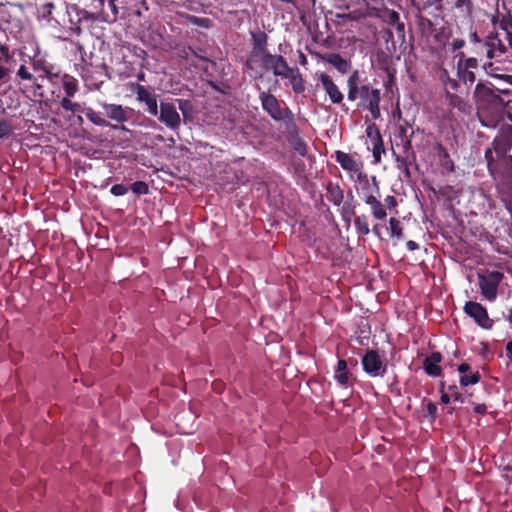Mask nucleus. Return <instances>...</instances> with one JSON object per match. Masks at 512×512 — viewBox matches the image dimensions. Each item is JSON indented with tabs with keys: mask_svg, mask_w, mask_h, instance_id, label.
Listing matches in <instances>:
<instances>
[{
	"mask_svg": "<svg viewBox=\"0 0 512 512\" xmlns=\"http://www.w3.org/2000/svg\"><path fill=\"white\" fill-rule=\"evenodd\" d=\"M55 8V5L52 2L46 3L44 5V9L47 11L48 14H51L52 9Z\"/></svg>",
	"mask_w": 512,
	"mask_h": 512,
	"instance_id": "338daca9",
	"label": "nucleus"
},
{
	"mask_svg": "<svg viewBox=\"0 0 512 512\" xmlns=\"http://www.w3.org/2000/svg\"><path fill=\"white\" fill-rule=\"evenodd\" d=\"M476 103H490L495 97L493 90L482 82H478L473 93Z\"/></svg>",
	"mask_w": 512,
	"mask_h": 512,
	"instance_id": "393cba45",
	"label": "nucleus"
},
{
	"mask_svg": "<svg viewBox=\"0 0 512 512\" xmlns=\"http://www.w3.org/2000/svg\"><path fill=\"white\" fill-rule=\"evenodd\" d=\"M439 79L442 81V83L444 84V86L447 90L448 89H450L452 91L458 90L459 82L456 79L450 77L449 72L446 69H442L440 71Z\"/></svg>",
	"mask_w": 512,
	"mask_h": 512,
	"instance_id": "c756f323",
	"label": "nucleus"
},
{
	"mask_svg": "<svg viewBox=\"0 0 512 512\" xmlns=\"http://www.w3.org/2000/svg\"><path fill=\"white\" fill-rule=\"evenodd\" d=\"M501 35L504 37L508 49L510 48L512 50V32H510L508 29H503L501 31Z\"/></svg>",
	"mask_w": 512,
	"mask_h": 512,
	"instance_id": "09e8293b",
	"label": "nucleus"
},
{
	"mask_svg": "<svg viewBox=\"0 0 512 512\" xmlns=\"http://www.w3.org/2000/svg\"><path fill=\"white\" fill-rule=\"evenodd\" d=\"M9 69L3 66H0V82H4L7 80L9 76Z\"/></svg>",
	"mask_w": 512,
	"mask_h": 512,
	"instance_id": "6e6d98bb",
	"label": "nucleus"
},
{
	"mask_svg": "<svg viewBox=\"0 0 512 512\" xmlns=\"http://www.w3.org/2000/svg\"><path fill=\"white\" fill-rule=\"evenodd\" d=\"M366 135L372 145L374 162L380 163L381 156L385 152V148L378 126L375 123L368 124L366 128Z\"/></svg>",
	"mask_w": 512,
	"mask_h": 512,
	"instance_id": "2eb2a0df",
	"label": "nucleus"
},
{
	"mask_svg": "<svg viewBox=\"0 0 512 512\" xmlns=\"http://www.w3.org/2000/svg\"><path fill=\"white\" fill-rule=\"evenodd\" d=\"M437 155L440 159L441 165L446 168L448 171L453 172L454 171V163L447 151V149L442 146L441 144H437L436 147Z\"/></svg>",
	"mask_w": 512,
	"mask_h": 512,
	"instance_id": "c85d7f7f",
	"label": "nucleus"
},
{
	"mask_svg": "<svg viewBox=\"0 0 512 512\" xmlns=\"http://www.w3.org/2000/svg\"><path fill=\"white\" fill-rule=\"evenodd\" d=\"M348 94L347 98L349 101L354 102L358 99V88L359 86V72L354 70L347 80Z\"/></svg>",
	"mask_w": 512,
	"mask_h": 512,
	"instance_id": "a878e982",
	"label": "nucleus"
},
{
	"mask_svg": "<svg viewBox=\"0 0 512 512\" xmlns=\"http://www.w3.org/2000/svg\"><path fill=\"white\" fill-rule=\"evenodd\" d=\"M131 190L135 194L145 195L149 192V186L144 181H136V182L132 183Z\"/></svg>",
	"mask_w": 512,
	"mask_h": 512,
	"instance_id": "ea45409f",
	"label": "nucleus"
},
{
	"mask_svg": "<svg viewBox=\"0 0 512 512\" xmlns=\"http://www.w3.org/2000/svg\"><path fill=\"white\" fill-rule=\"evenodd\" d=\"M486 410H487V407L485 404H477L475 407H474V412L477 413V414H485L486 413Z\"/></svg>",
	"mask_w": 512,
	"mask_h": 512,
	"instance_id": "13d9d810",
	"label": "nucleus"
},
{
	"mask_svg": "<svg viewBox=\"0 0 512 512\" xmlns=\"http://www.w3.org/2000/svg\"><path fill=\"white\" fill-rule=\"evenodd\" d=\"M259 100L262 109L277 122H284L287 129H296V123L292 111L288 108H281L279 100L275 95L261 91L259 93Z\"/></svg>",
	"mask_w": 512,
	"mask_h": 512,
	"instance_id": "7ed1b4c3",
	"label": "nucleus"
},
{
	"mask_svg": "<svg viewBox=\"0 0 512 512\" xmlns=\"http://www.w3.org/2000/svg\"><path fill=\"white\" fill-rule=\"evenodd\" d=\"M190 54H193L195 57H197L198 59L202 60V61H206V62H209L210 60L207 58V57H204V56H200L198 55L191 47H187V48H184L181 53H180V56L189 61V55Z\"/></svg>",
	"mask_w": 512,
	"mask_h": 512,
	"instance_id": "c03bdc74",
	"label": "nucleus"
},
{
	"mask_svg": "<svg viewBox=\"0 0 512 512\" xmlns=\"http://www.w3.org/2000/svg\"><path fill=\"white\" fill-rule=\"evenodd\" d=\"M485 45L487 46L486 55L490 59L502 56L508 52V47L501 32L491 33L487 37Z\"/></svg>",
	"mask_w": 512,
	"mask_h": 512,
	"instance_id": "dca6fc26",
	"label": "nucleus"
},
{
	"mask_svg": "<svg viewBox=\"0 0 512 512\" xmlns=\"http://www.w3.org/2000/svg\"><path fill=\"white\" fill-rule=\"evenodd\" d=\"M357 180L361 185V190L363 193V199L366 198L367 195H379L380 187L379 182L376 176H371L370 178L366 173H361V175L357 176Z\"/></svg>",
	"mask_w": 512,
	"mask_h": 512,
	"instance_id": "aec40b11",
	"label": "nucleus"
},
{
	"mask_svg": "<svg viewBox=\"0 0 512 512\" xmlns=\"http://www.w3.org/2000/svg\"><path fill=\"white\" fill-rule=\"evenodd\" d=\"M446 97H447V100L449 101V104L452 107L457 108L460 111H463L465 109L466 103L460 96H458L456 94H452L447 91Z\"/></svg>",
	"mask_w": 512,
	"mask_h": 512,
	"instance_id": "4c0bfd02",
	"label": "nucleus"
},
{
	"mask_svg": "<svg viewBox=\"0 0 512 512\" xmlns=\"http://www.w3.org/2000/svg\"><path fill=\"white\" fill-rule=\"evenodd\" d=\"M318 79L320 80L323 89L329 96L330 101L333 104H341L344 96L342 92L339 90L338 86L334 83L332 78L325 73H321L318 76Z\"/></svg>",
	"mask_w": 512,
	"mask_h": 512,
	"instance_id": "a211bd4d",
	"label": "nucleus"
},
{
	"mask_svg": "<svg viewBox=\"0 0 512 512\" xmlns=\"http://www.w3.org/2000/svg\"><path fill=\"white\" fill-rule=\"evenodd\" d=\"M406 247L409 251H415V250H418L419 249V245L413 241V240H409L407 243H406Z\"/></svg>",
	"mask_w": 512,
	"mask_h": 512,
	"instance_id": "052dcab7",
	"label": "nucleus"
},
{
	"mask_svg": "<svg viewBox=\"0 0 512 512\" xmlns=\"http://www.w3.org/2000/svg\"><path fill=\"white\" fill-rule=\"evenodd\" d=\"M354 226L358 234L368 235L370 233L368 218L366 215L356 216L354 219Z\"/></svg>",
	"mask_w": 512,
	"mask_h": 512,
	"instance_id": "7c9ffc66",
	"label": "nucleus"
},
{
	"mask_svg": "<svg viewBox=\"0 0 512 512\" xmlns=\"http://www.w3.org/2000/svg\"><path fill=\"white\" fill-rule=\"evenodd\" d=\"M457 74L463 84L468 87L472 86L476 80V76L473 70L461 68V70H457Z\"/></svg>",
	"mask_w": 512,
	"mask_h": 512,
	"instance_id": "72a5a7b5",
	"label": "nucleus"
},
{
	"mask_svg": "<svg viewBox=\"0 0 512 512\" xmlns=\"http://www.w3.org/2000/svg\"><path fill=\"white\" fill-rule=\"evenodd\" d=\"M109 7L111 8V10L113 12V18L116 19L117 15H118V8L116 6V2H113V4H109Z\"/></svg>",
	"mask_w": 512,
	"mask_h": 512,
	"instance_id": "69168bd1",
	"label": "nucleus"
},
{
	"mask_svg": "<svg viewBox=\"0 0 512 512\" xmlns=\"http://www.w3.org/2000/svg\"><path fill=\"white\" fill-rule=\"evenodd\" d=\"M361 362L364 372L370 377H383L387 371V364L376 350H367Z\"/></svg>",
	"mask_w": 512,
	"mask_h": 512,
	"instance_id": "1a4fd4ad",
	"label": "nucleus"
},
{
	"mask_svg": "<svg viewBox=\"0 0 512 512\" xmlns=\"http://www.w3.org/2000/svg\"><path fill=\"white\" fill-rule=\"evenodd\" d=\"M17 75L23 80L38 81V78L34 77L26 68L25 65H21L18 69Z\"/></svg>",
	"mask_w": 512,
	"mask_h": 512,
	"instance_id": "a18cd8bd",
	"label": "nucleus"
},
{
	"mask_svg": "<svg viewBox=\"0 0 512 512\" xmlns=\"http://www.w3.org/2000/svg\"><path fill=\"white\" fill-rule=\"evenodd\" d=\"M253 41V48L251 56L246 61V67L249 70H254V63L257 59L262 57L265 53H269L267 50L268 36L265 32L257 31L251 34Z\"/></svg>",
	"mask_w": 512,
	"mask_h": 512,
	"instance_id": "f8f14e48",
	"label": "nucleus"
},
{
	"mask_svg": "<svg viewBox=\"0 0 512 512\" xmlns=\"http://www.w3.org/2000/svg\"><path fill=\"white\" fill-rule=\"evenodd\" d=\"M440 400L443 404H448L451 400V395H449L447 392H443L441 393Z\"/></svg>",
	"mask_w": 512,
	"mask_h": 512,
	"instance_id": "680f3d73",
	"label": "nucleus"
},
{
	"mask_svg": "<svg viewBox=\"0 0 512 512\" xmlns=\"http://www.w3.org/2000/svg\"><path fill=\"white\" fill-rule=\"evenodd\" d=\"M11 129L10 126L5 122H0V137H6L9 135Z\"/></svg>",
	"mask_w": 512,
	"mask_h": 512,
	"instance_id": "3c124183",
	"label": "nucleus"
},
{
	"mask_svg": "<svg viewBox=\"0 0 512 512\" xmlns=\"http://www.w3.org/2000/svg\"><path fill=\"white\" fill-rule=\"evenodd\" d=\"M512 149V128L507 129L499 133L493 141L491 146L486 150L491 151V156H494L496 161H503L509 157L508 152Z\"/></svg>",
	"mask_w": 512,
	"mask_h": 512,
	"instance_id": "6e6552de",
	"label": "nucleus"
},
{
	"mask_svg": "<svg viewBox=\"0 0 512 512\" xmlns=\"http://www.w3.org/2000/svg\"><path fill=\"white\" fill-rule=\"evenodd\" d=\"M103 112H97L93 108H87L86 118L94 125L99 127H109L112 130H120L126 133H132L124 123L130 119L131 109L115 103H102Z\"/></svg>",
	"mask_w": 512,
	"mask_h": 512,
	"instance_id": "f257e3e1",
	"label": "nucleus"
},
{
	"mask_svg": "<svg viewBox=\"0 0 512 512\" xmlns=\"http://www.w3.org/2000/svg\"><path fill=\"white\" fill-rule=\"evenodd\" d=\"M408 126L409 124L407 121H405V125L399 126L398 134L395 135V140H404L405 137H408L409 139L412 140L414 130H411L410 133H408Z\"/></svg>",
	"mask_w": 512,
	"mask_h": 512,
	"instance_id": "a19ab883",
	"label": "nucleus"
},
{
	"mask_svg": "<svg viewBox=\"0 0 512 512\" xmlns=\"http://www.w3.org/2000/svg\"><path fill=\"white\" fill-rule=\"evenodd\" d=\"M290 81L292 90L296 94H301L305 91L304 79L297 67H290L286 75L283 76Z\"/></svg>",
	"mask_w": 512,
	"mask_h": 512,
	"instance_id": "5701e85b",
	"label": "nucleus"
},
{
	"mask_svg": "<svg viewBox=\"0 0 512 512\" xmlns=\"http://www.w3.org/2000/svg\"><path fill=\"white\" fill-rule=\"evenodd\" d=\"M43 72H44V75H39L37 78L38 80H41L43 82V80L46 78L50 81H52V79L54 77H58V74H54L52 73L51 71H49L47 68H43Z\"/></svg>",
	"mask_w": 512,
	"mask_h": 512,
	"instance_id": "8fccbe9b",
	"label": "nucleus"
},
{
	"mask_svg": "<svg viewBox=\"0 0 512 512\" xmlns=\"http://www.w3.org/2000/svg\"><path fill=\"white\" fill-rule=\"evenodd\" d=\"M442 361V354L438 351L432 352L423 361V369L430 377H439L442 375V368L439 365Z\"/></svg>",
	"mask_w": 512,
	"mask_h": 512,
	"instance_id": "6ab92c4d",
	"label": "nucleus"
},
{
	"mask_svg": "<svg viewBox=\"0 0 512 512\" xmlns=\"http://www.w3.org/2000/svg\"><path fill=\"white\" fill-rule=\"evenodd\" d=\"M379 195H367L364 202L370 207L371 213L376 220H384L387 216L385 206L380 201Z\"/></svg>",
	"mask_w": 512,
	"mask_h": 512,
	"instance_id": "412c9836",
	"label": "nucleus"
},
{
	"mask_svg": "<svg viewBox=\"0 0 512 512\" xmlns=\"http://www.w3.org/2000/svg\"><path fill=\"white\" fill-rule=\"evenodd\" d=\"M448 391H449V395H451V398L454 401H457L460 403L464 402V398H463L462 394L459 392L458 387L455 384L449 385Z\"/></svg>",
	"mask_w": 512,
	"mask_h": 512,
	"instance_id": "49530a36",
	"label": "nucleus"
},
{
	"mask_svg": "<svg viewBox=\"0 0 512 512\" xmlns=\"http://www.w3.org/2000/svg\"><path fill=\"white\" fill-rule=\"evenodd\" d=\"M110 192L114 196H123L128 192V187L123 184H115L111 187Z\"/></svg>",
	"mask_w": 512,
	"mask_h": 512,
	"instance_id": "de8ad7c7",
	"label": "nucleus"
},
{
	"mask_svg": "<svg viewBox=\"0 0 512 512\" xmlns=\"http://www.w3.org/2000/svg\"><path fill=\"white\" fill-rule=\"evenodd\" d=\"M454 7L465 15L472 14V0H453Z\"/></svg>",
	"mask_w": 512,
	"mask_h": 512,
	"instance_id": "e433bc0d",
	"label": "nucleus"
},
{
	"mask_svg": "<svg viewBox=\"0 0 512 512\" xmlns=\"http://www.w3.org/2000/svg\"><path fill=\"white\" fill-rule=\"evenodd\" d=\"M461 68L474 71L478 68V60L474 57H469L464 63H457V70H461Z\"/></svg>",
	"mask_w": 512,
	"mask_h": 512,
	"instance_id": "79ce46f5",
	"label": "nucleus"
},
{
	"mask_svg": "<svg viewBox=\"0 0 512 512\" xmlns=\"http://www.w3.org/2000/svg\"><path fill=\"white\" fill-rule=\"evenodd\" d=\"M60 105L61 107L65 110V111H70V112H73V113H76V112H81V113H84L85 114V111L88 107H82V105L80 103H77V102H72L70 100V98L68 97H64L61 101H60Z\"/></svg>",
	"mask_w": 512,
	"mask_h": 512,
	"instance_id": "2f4dec72",
	"label": "nucleus"
},
{
	"mask_svg": "<svg viewBox=\"0 0 512 512\" xmlns=\"http://www.w3.org/2000/svg\"><path fill=\"white\" fill-rule=\"evenodd\" d=\"M350 373L348 371L346 360L339 359L335 369V380L342 386H346L349 382Z\"/></svg>",
	"mask_w": 512,
	"mask_h": 512,
	"instance_id": "bb28decb",
	"label": "nucleus"
},
{
	"mask_svg": "<svg viewBox=\"0 0 512 512\" xmlns=\"http://www.w3.org/2000/svg\"><path fill=\"white\" fill-rule=\"evenodd\" d=\"M504 275L500 271H489L478 274V282L481 294L489 301H494L497 297L499 284L503 280Z\"/></svg>",
	"mask_w": 512,
	"mask_h": 512,
	"instance_id": "0eeeda50",
	"label": "nucleus"
},
{
	"mask_svg": "<svg viewBox=\"0 0 512 512\" xmlns=\"http://www.w3.org/2000/svg\"><path fill=\"white\" fill-rule=\"evenodd\" d=\"M0 54L4 57L6 62H9L11 59V55L9 53V48L6 45H0Z\"/></svg>",
	"mask_w": 512,
	"mask_h": 512,
	"instance_id": "603ef678",
	"label": "nucleus"
},
{
	"mask_svg": "<svg viewBox=\"0 0 512 512\" xmlns=\"http://www.w3.org/2000/svg\"><path fill=\"white\" fill-rule=\"evenodd\" d=\"M470 39L472 42H476V43H479L481 40L477 34V32H473L470 34Z\"/></svg>",
	"mask_w": 512,
	"mask_h": 512,
	"instance_id": "774afa93",
	"label": "nucleus"
},
{
	"mask_svg": "<svg viewBox=\"0 0 512 512\" xmlns=\"http://www.w3.org/2000/svg\"><path fill=\"white\" fill-rule=\"evenodd\" d=\"M484 158L490 175L494 179H499L502 185L512 192V155L503 161H496L494 156H491V151L485 150Z\"/></svg>",
	"mask_w": 512,
	"mask_h": 512,
	"instance_id": "39448f33",
	"label": "nucleus"
},
{
	"mask_svg": "<svg viewBox=\"0 0 512 512\" xmlns=\"http://www.w3.org/2000/svg\"><path fill=\"white\" fill-rule=\"evenodd\" d=\"M390 225V235L391 237H396L397 239L403 238V229L401 227V223L397 218L391 217L389 219Z\"/></svg>",
	"mask_w": 512,
	"mask_h": 512,
	"instance_id": "f704fd0d",
	"label": "nucleus"
},
{
	"mask_svg": "<svg viewBox=\"0 0 512 512\" xmlns=\"http://www.w3.org/2000/svg\"><path fill=\"white\" fill-rule=\"evenodd\" d=\"M481 380V374L479 371L470 372L467 375H461L459 378V383L462 387H467L469 385H475L479 383Z\"/></svg>",
	"mask_w": 512,
	"mask_h": 512,
	"instance_id": "473e14b6",
	"label": "nucleus"
},
{
	"mask_svg": "<svg viewBox=\"0 0 512 512\" xmlns=\"http://www.w3.org/2000/svg\"><path fill=\"white\" fill-rule=\"evenodd\" d=\"M332 157H334L335 161L341 166L343 170L350 173L351 177L354 175L359 176L364 172L362 161L356 159L346 152L337 150Z\"/></svg>",
	"mask_w": 512,
	"mask_h": 512,
	"instance_id": "ddd939ff",
	"label": "nucleus"
},
{
	"mask_svg": "<svg viewBox=\"0 0 512 512\" xmlns=\"http://www.w3.org/2000/svg\"><path fill=\"white\" fill-rule=\"evenodd\" d=\"M326 198L334 206H341V215L344 221L350 222L351 218L355 216V205L353 204L354 196L352 191H349L346 201H344V190L340 187L339 183L329 181L326 185Z\"/></svg>",
	"mask_w": 512,
	"mask_h": 512,
	"instance_id": "20e7f679",
	"label": "nucleus"
},
{
	"mask_svg": "<svg viewBox=\"0 0 512 512\" xmlns=\"http://www.w3.org/2000/svg\"><path fill=\"white\" fill-rule=\"evenodd\" d=\"M322 59L332 65L339 73L346 74L350 68V61L344 59L339 53H328L322 56Z\"/></svg>",
	"mask_w": 512,
	"mask_h": 512,
	"instance_id": "4be33fe9",
	"label": "nucleus"
},
{
	"mask_svg": "<svg viewBox=\"0 0 512 512\" xmlns=\"http://www.w3.org/2000/svg\"><path fill=\"white\" fill-rule=\"evenodd\" d=\"M456 58H458V63H464L469 57H466L464 52H458Z\"/></svg>",
	"mask_w": 512,
	"mask_h": 512,
	"instance_id": "0e129e2a",
	"label": "nucleus"
},
{
	"mask_svg": "<svg viewBox=\"0 0 512 512\" xmlns=\"http://www.w3.org/2000/svg\"><path fill=\"white\" fill-rule=\"evenodd\" d=\"M287 130L290 134L289 142L294 151L297 152L302 157L306 156L308 153V145L305 142V140L300 136L298 127L296 126V129Z\"/></svg>",
	"mask_w": 512,
	"mask_h": 512,
	"instance_id": "b1692460",
	"label": "nucleus"
},
{
	"mask_svg": "<svg viewBox=\"0 0 512 512\" xmlns=\"http://www.w3.org/2000/svg\"><path fill=\"white\" fill-rule=\"evenodd\" d=\"M158 120L174 131L178 130L181 125L180 115L172 103L162 102L160 104Z\"/></svg>",
	"mask_w": 512,
	"mask_h": 512,
	"instance_id": "4468645a",
	"label": "nucleus"
},
{
	"mask_svg": "<svg viewBox=\"0 0 512 512\" xmlns=\"http://www.w3.org/2000/svg\"><path fill=\"white\" fill-rule=\"evenodd\" d=\"M392 155L396 162V168L402 172L406 180L411 179V167L417 168V155L412 146V140L405 137L404 140H394L392 143Z\"/></svg>",
	"mask_w": 512,
	"mask_h": 512,
	"instance_id": "f03ea898",
	"label": "nucleus"
},
{
	"mask_svg": "<svg viewBox=\"0 0 512 512\" xmlns=\"http://www.w3.org/2000/svg\"><path fill=\"white\" fill-rule=\"evenodd\" d=\"M385 204L387 205V207L391 208L397 205V201L394 196L389 195L385 198Z\"/></svg>",
	"mask_w": 512,
	"mask_h": 512,
	"instance_id": "4d7b16f0",
	"label": "nucleus"
},
{
	"mask_svg": "<svg viewBox=\"0 0 512 512\" xmlns=\"http://www.w3.org/2000/svg\"><path fill=\"white\" fill-rule=\"evenodd\" d=\"M62 82L66 97L71 98L78 92V81L73 76L65 74Z\"/></svg>",
	"mask_w": 512,
	"mask_h": 512,
	"instance_id": "cd10ccee",
	"label": "nucleus"
},
{
	"mask_svg": "<svg viewBox=\"0 0 512 512\" xmlns=\"http://www.w3.org/2000/svg\"><path fill=\"white\" fill-rule=\"evenodd\" d=\"M464 312L483 329L490 330L493 327V320L489 318L487 309L478 302L468 301L465 303Z\"/></svg>",
	"mask_w": 512,
	"mask_h": 512,
	"instance_id": "9b49d317",
	"label": "nucleus"
},
{
	"mask_svg": "<svg viewBox=\"0 0 512 512\" xmlns=\"http://www.w3.org/2000/svg\"><path fill=\"white\" fill-rule=\"evenodd\" d=\"M264 71H272L275 76L283 77L289 71L290 66L282 55H273L270 52L265 53L257 59Z\"/></svg>",
	"mask_w": 512,
	"mask_h": 512,
	"instance_id": "9d476101",
	"label": "nucleus"
},
{
	"mask_svg": "<svg viewBox=\"0 0 512 512\" xmlns=\"http://www.w3.org/2000/svg\"><path fill=\"white\" fill-rule=\"evenodd\" d=\"M357 92L358 99H360L359 107L369 110L373 119H378L380 117V90L365 84L360 86Z\"/></svg>",
	"mask_w": 512,
	"mask_h": 512,
	"instance_id": "423d86ee",
	"label": "nucleus"
},
{
	"mask_svg": "<svg viewBox=\"0 0 512 512\" xmlns=\"http://www.w3.org/2000/svg\"><path fill=\"white\" fill-rule=\"evenodd\" d=\"M453 50H459L465 46V41L463 39H454L451 43Z\"/></svg>",
	"mask_w": 512,
	"mask_h": 512,
	"instance_id": "5fc2aeb1",
	"label": "nucleus"
},
{
	"mask_svg": "<svg viewBox=\"0 0 512 512\" xmlns=\"http://www.w3.org/2000/svg\"><path fill=\"white\" fill-rule=\"evenodd\" d=\"M179 110L182 112L184 118L188 117L192 112L193 105L190 100L187 99H176Z\"/></svg>",
	"mask_w": 512,
	"mask_h": 512,
	"instance_id": "58836bf2",
	"label": "nucleus"
},
{
	"mask_svg": "<svg viewBox=\"0 0 512 512\" xmlns=\"http://www.w3.org/2000/svg\"><path fill=\"white\" fill-rule=\"evenodd\" d=\"M503 317L506 321L509 322L510 326L512 327V308H508L506 312L503 313Z\"/></svg>",
	"mask_w": 512,
	"mask_h": 512,
	"instance_id": "bf43d9fd",
	"label": "nucleus"
},
{
	"mask_svg": "<svg viewBox=\"0 0 512 512\" xmlns=\"http://www.w3.org/2000/svg\"><path fill=\"white\" fill-rule=\"evenodd\" d=\"M387 21L390 25L396 26L397 31L404 32V23L400 22V15L394 10L388 11Z\"/></svg>",
	"mask_w": 512,
	"mask_h": 512,
	"instance_id": "c9c22d12",
	"label": "nucleus"
},
{
	"mask_svg": "<svg viewBox=\"0 0 512 512\" xmlns=\"http://www.w3.org/2000/svg\"><path fill=\"white\" fill-rule=\"evenodd\" d=\"M133 91L136 94V99L139 102H143L147 106L148 112L152 116L158 115V104L156 95L152 94L145 86L136 84Z\"/></svg>",
	"mask_w": 512,
	"mask_h": 512,
	"instance_id": "f3484780",
	"label": "nucleus"
},
{
	"mask_svg": "<svg viewBox=\"0 0 512 512\" xmlns=\"http://www.w3.org/2000/svg\"><path fill=\"white\" fill-rule=\"evenodd\" d=\"M436 415H437V405L434 402L429 401L426 405L425 417H427L430 422H434L436 419Z\"/></svg>",
	"mask_w": 512,
	"mask_h": 512,
	"instance_id": "37998d69",
	"label": "nucleus"
},
{
	"mask_svg": "<svg viewBox=\"0 0 512 512\" xmlns=\"http://www.w3.org/2000/svg\"><path fill=\"white\" fill-rule=\"evenodd\" d=\"M506 354H507V357L512 360V341H509L507 344H506Z\"/></svg>",
	"mask_w": 512,
	"mask_h": 512,
	"instance_id": "e2e57ef3",
	"label": "nucleus"
},
{
	"mask_svg": "<svg viewBox=\"0 0 512 512\" xmlns=\"http://www.w3.org/2000/svg\"><path fill=\"white\" fill-rule=\"evenodd\" d=\"M457 370L461 375H467V373L471 371V366L467 363H461L458 365Z\"/></svg>",
	"mask_w": 512,
	"mask_h": 512,
	"instance_id": "864d4df0",
	"label": "nucleus"
}]
</instances>
